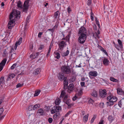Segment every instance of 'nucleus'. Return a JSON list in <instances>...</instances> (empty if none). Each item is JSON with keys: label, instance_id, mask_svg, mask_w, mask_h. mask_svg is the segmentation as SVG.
Instances as JSON below:
<instances>
[{"label": "nucleus", "instance_id": "nucleus-1", "mask_svg": "<svg viewBox=\"0 0 124 124\" xmlns=\"http://www.w3.org/2000/svg\"><path fill=\"white\" fill-rule=\"evenodd\" d=\"M21 12L20 11L16 10L15 9H13L11 12L9 16L10 17V19L13 18V17H15L16 19L17 20L19 19L20 17Z\"/></svg>", "mask_w": 124, "mask_h": 124}, {"label": "nucleus", "instance_id": "nucleus-2", "mask_svg": "<svg viewBox=\"0 0 124 124\" xmlns=\"http://www.w3.org/2000/svg\"><path fill=\"white\" fill-rule=\"evenodd\" d=\"M9 21L8 24V28L9 29H11L13 26V24L15 23V21L16 20V18L10 19V17L9 16Z\"/></svg>", "mask_w": 124, "mask_h": 124}, {"label": "nucleus", "instance_id": "nucleus-3", "mask_svg": "<svg viewBox=\"0 0 124 124\" xmlns=\"http://www.w3.org/2000/svg\"><path fill=\"white\" fill-rule=\"evenodd\" d=\"M61 69L63 72L67 74H68L71 72L69 66H62Z\"/></svg>", "mask_w": 124, "mask_h": 124}, {"label": "nucleus", "instance_id": "nucleus-4", "mask_svg": "<svg viewBox=\"0 0 124 124\" xmlns=\"http://www.w3.org/2000/svg\"><path fill=\"white\" fill-rule=\"evenodd\" d=\"M86 38L87 36L85 35H80L78 38V41L80 43L83 44L86 40Z\"/></svg>", "mask_w": 124, "mask_h": 124}, {"label": "nucleus", "instance_id": "nucleus-5", "mask_svg": "<svg viewBox=\"0 0 124 124\" xmlns=\"http://www.w3.org/2000/svg\"><path fill=\"white\" fill-rule=\"evenodd\" d=\"M78 33L80 35L84 34L86 35L87 31L85 28L84 26H82L79 29Z\"/></svg>", "mask_w": 124, "mask_h": 124}, {"label": "nucleus", "instance_id": "nucleus-6", "mask_svg": "<svg viewBox=\"0 0 124 124\" xmlns=\"http://www.w3.org/2000/svg\"><path fill=\"white\" fill-rule=\"evenodd\" d=\"M107 99L108 101H111L115 102L117 100V98L115 96L113 95H110L108 96Z\"/></svg>", "mask_w": 124, "mask_h": 124}, {"label": "nucleus", "instance_id": "nucleus-7", "mask_svg": "<svg viewBox=\"0 0 124 124\" xmlns=\"http://www.w3.org/2000/svg\"><path fill=\"white\" fill-rule=\"evenodd\" d=\"M99 93L100 96L102 98H104L105 97L107 94L106 90L105 89L100 90Z\"/></svg>", "mask_w": 124, "mask_h": 124}, {"label": "nucleus", "instance_id": "nucleus-8", "mask_svg": "<svg viewBox=\"0 0 124 124\" xmlns=\"http://www.w3.org/2000/svg\"><path fill=\"white\" fill-rule=\"evenodd\" d=\"M66 45V42H64L63 40L61 41L58 44L59 48L60 50L63 49Z\"/></svg>", "mask_w": 124, "mask_h": 124}, {"label": "nucleus", "instance_id": "nucleus-9", "mask_svg": "<svg viewBox=\"0 0 124 124\" xmlns=\"http://www.w3.org/2000/svg\"><path fill=\"white\" fill-rule=\"evenodd\" d=\"M23 6L24 8L23 9V11L25 12H27L28 9V7L29 6V4H27V2L25 1Z\"/></svg>", "mask_w": 124, "mask_h": 124}, {"label": "nucleus", "instance_id": "nucleus-10", "mask_svg": "<svg viewBox=\"0 0 124 124\" xmlns=\"http://www.w3.org/2000/svg\"><path fill=\"white\" fill-rule=\"evenodd\" d=\"M8 49H4L3 53L2 54V56L3 57H5L7 58V57L8 55Z\"/></svg>", "mask_w": 124, "mask_h": 124}, {"label": "nucleus", "instance_id": "nucleus-11", "mask_svg": "<svg viewBox=\"0 0 124 124\" xmlns=\"http://www.w3.org/2000/svg\"><path fill=\"white\" fill-rule=\"evenodd\" d=\"M58 79L61 81H62L63 80V78L65 77H64V74L61 73H59L58 76Z\"/></svg>", "mask_w": 124, "mask_h": 124}, {"label": "nucleus", "instance_id": "nucleus-12", "mask_svg": "<svg viewBox=\"0 0 124 124\" xmlns=\"http://www.w3.org/2000/svg\"><path fill=\"white\" fill-rule=\"evenodd\" d=\"M40 107V105L39 104H37L35 105L34 106L31 105L30 106H29V108L31 107L33 108V110H36L37 108H39Z\"/></svg>", "mask_w": 124, "mask_h": 124}, {"label": "nucleus", "instance_id": "nucleus-13", "mask_svg": "<svg viewBox=\"0 0 124 124\" xmlns=\"http://www.w3.org/2000/svg\"><path fill=\"white\" fill-rule=\"evenodd\" d=\"M53 108L54 109H55V111H56V112H59L62 109V108L61 106H57L56 105H55L54 106Z\"/></svg>", "mask_w": 124, "mask_h": 124}, {"label": "nucleus", "instance_id": "nucleus-14", "mask_svg": "<svg viewBox=\"0 0 124 124\" xmlns=\"http://www.w3.org/2000/svg\"><path fill=\"white\" fill-rule=\"evenodd\" d=\"M4 77H1L0 78V85L2 86L3 85H4L5 83Z\"/></svg>", "mask_w": 124, "mask_h": 124}, {"label": "nucleus", "instance_id": "nucleus-15", "mask_svg": "<svg viewBox=\"0 0 124 124\" xmlns=\"http://www.w3.org/2000/svg\"><path fill=\"white\" fill-rule=\"evenodd\" d=\"M97 72L96 71H94L93 72L91 71L89 73V75L94 77L97 76Z\"/></svg>", "mask_w": 124, "mask_h": 124}, {"label": "nucleus", "instance_id": "nucleus-16", "mask_svg": "<svg viewBox=\"0 0 124 124\" xmlns=\"http://www.w3.org/2000/svg\"><path fill=\"white\" fill-rule=\"evenodd\" d=\"M91 95L93 97H96L97 96V92L95 90H94L91 94Z\"/></svg>", "mask_w": 124, "mask_h": 124}, {"label": "nucleus", "instance_id": "nucleus-17", "mask_svg": "<svg viewBox=\"0 0 124 124\" xmlns=\"http://www.w3.org/2000/svg\"><path fill=\"white\" fill-rule=\"evenodd\" d=\"M103 62L104 65H107L109 64V61L107 59L105 58L103 59Z\"/></svg>", "mask_w": 124, "mask_h": 124}, {"label": "nucleus", "instance_id": "nucleus-18", "mask_svg": "<svg viewBox=\"0 0 124 124\" xmlns=\"http://www.w3.org/2000/svg\"><path fill=\"white\" fill-rule=\"evenodd\" d=\"M73 84H70L68 88V89L70 91H72L73 90Z\"/></svg>", "mask_w": 124, "mask_h": 124}, {"label": "nucleus", "instance_id": "nucleus-19", "mask_svg": "<svg viewBox=\"0 0 124 124\" xmlns=\"http://www.w3.org/2000/svg\"><path fill=\"white\" fill-rule=\"evenodd\" d=\"M60 13L59 11H57L54 14V16L55 19H57V16H58V18L59 17Z\"/></svg>", "mask_w": 124, "mask_h": 124}, {"label": "nucleus", "instance_id": "nucleus-20", "mask_svg": "<svg viewBox=\"0 0 124 124\" xmlns=\"http://www.w3.org/2000/svg\"><path fill=\"white\" fill-rule=\"evenodd\" d=\"M117 92L118 94H119L122 95L123 93V90L121 88H117Z\"/></svg>", "mask_w": 124, "mask_h": 124}, {"label": "nucleus", "instance_id": "nucleus-21", "mask_svg": "<svg viewBox=\"0 0 124 124\" xmlns=\"http://www.w3.org/2000/svg\"><path fill=\"white\" fill-rule=\"evenodd\" d=\"M7 61V58H3L2 61L0 63L1 65H2L4 66Z\"/></svg>", "mask_w": 124, "mask_h": 124}, {"label": "nucleus", "instance_id": "nucleus-22", "mask_svg": "<svg viewBox=\"0 0 124 124\" xmlns=\"http://www.w3.org/2000/svg\"><path fill=\"white\" fill-rule=\"evenodd\" d=\"M38 113L40 114V116H42L44 115V111L42 108H40L38 111Z\"/></svg>", "mask_w": 124, "mask_h": 124}, {"label": "nucleus", "instance_id": "nucleus-23", "mask_svg": "<svg viewBox=\"0 0 124 124\" xmlns=\"http://www.w3.org/2000/svg\"><path fill=\"white\" fill-rule=\"evenodd\" d=\"M69 52V51L67 50L66 51V52L62 53L61 54V55L63 57L66 56H67L68 55Z\"/></svg>", "mask_w": 124, "mask_h": 124}, {"label": "nucleus", "instance_id": "nucleus-24", "mask_svg": "<svg viewBox=\"0 0 124 124\" xmlns=\"http://www.w3.org/2000/svg\"><path fill=\"white\" fill-rule=\"evenodd\" d=\"M63 82L64 84L66 85L67 86H68V81L67 79V77H65L63 78Z\"/></svg>", "mask_w": 124, "mask_h": 124}, {"label": "nucleus", "instance_id": "nucleus-25", "mask_svg": "<svg viewBox=\"0 0 124 124\" xmlns=\"http://www.w3.org/2000/svg\"><path fill=\"white\" fill-rule=\"evenodd\" d=\"M40 70L39 68L36 69L34 71L33 73L35 75L38 74L40 73Z\"/></svg>", "mask_w": 124, "mask_h": 124}, {"label": "nucleus", "instance_id": "nucleus-26", "mask_svg": "<svg viewBox=\"0 0 124 124\" xmlns=\"http://www.w3.org/2000/svg\"><path fill=\"white\" fill-rule=\"evenodd\" d=\"M109 101L107 102V106H112L114 104V102L111 101Z\"/></svg>", "mask_w": 124, "mask_h": 124}, {"label": "nucleus", "instance_id": "nucleus-27", "mask_svg": "<svg viewBox=\"0 0 124 124\" xmlns=\"http://www.w3.org/2000/svg\"><path fill=\"white\" fill-rule=\"evenodd\" d=\"M108 120L111 123L114 120V117L111 115H109L108 117Z\"/></svg>", "mask_w": 124, "mask_h": 124}, {"label": "nucleus", "instance_id": "nucleus-28", "mask_svg": "<svg viewBox=\"0 0 124 124\" xmlns=\"http://www.w3.org/2000/svg\"><path fill=\"white\" fill-rule=\"evenodd\" d=\"M117 41L118 44L119 45V48H123V44L121 41L120 39H118L117 40Z\"/></svg>", "mask_w": 124, "mask_h": 124}, {"label": "nucleus", "instance_id": "nucleus-29", "mask_svg": "<svg viewBox=\"0 0 124 124\" xmlns=\"http://www.w3.org/2000/svg\"><path fill=\"white\" fill-rule=\"evenodd\" d=\"M17 6L18 8H21L22 7V3L20 1H19L17 3Z\"/></svg>", "mask_w": 124, "mask_h": 124}, {"label": "nucleus", "instance_id": "nucleus-30", "mask_svg": "<svg viewBox=\"0 0 124 124\" xmlns=\"http://www.w3.org/2000/svg\"><path fill=\"white\" fill-rule=\"evenodd\" d=\"M22 40V38L21 37L19 38V40L16 42L15 44H16V45H17V46L19 45L21 43Z\"/></svg>", "mask_w": 124, "mask_h": 124}, {"label": "nucleus", "instance_id": "nucleus-31", "mask_svg": "<svg viewBox=\"0 0 124 124\" xmlns=\"http://www.w3.org/2000/svg\"><path fill=\"white\" fill-rule=\"evenodd\" d=\"M110 80L113 82H117L118 81V80L117 79H116L113 77H111L110 78Z\"/></svg>", "mask_w": 124, "mask_h": 124}, {"label": "nucleus", "instance_id": "nucleus-32", "mask_svg": "<svg viewBox=\"0 0 124 124\" xmlns=\"http://www.w3.org/2000/svg\"><path fill=\"white\" fill-rule=\"evenodd\" d=\"M66 93L64 92V91H62L61 92V95L60 96V98H61L62 97V98H63L65 95Z\"/></svg>", "mask_w": 124, "mask_h": 124}, {"label": "nucleus", "instance_id": "nucleus-33", "mask_svg": "<svg viewBox=\"0 0 124 124\" xmlns=\"http://www.w3.org/2000/svg\"><path fill=\"white\" fill-rule=\"evenodd\" d=\"M54 53L55 55H56V57L57 59H58L60 58V54L59 52H54Z\"/></svg>", "mask_w": 124, "mask_h": 124}, {"label": "nucleus", "instance_id": "nucleus-34", "mask_svg": "<svg viewBox=\"0 0 124 124\" xmlns=\"http://www.w3.org/2000/svg\"><path fill=\"white\" fill-rule=\"evenodd\" d=\"M40 92V91L39 90L36 91L35 92V93L34 94V96L35 97L38 96Z\"/></svg>", "mask_w": 124, "mask_h": 124}, {"label": "nucleus", "instance_id": "nucleus-35", "mask_svg": "<svg viewBox=\"0 0 124 124\" xmlns=\"http://www.w3.org/2000/svg\"><path fill=\"white\" fill-rule=\"evenodd\" d=\"M88 116L89 114H87V115H85V116L84 117V120H85V122H87L88 120Z\"/></svg>", "mask_w": 124, "mask_h": 124}, {"label": "nucleus", "instance_id": "nucleus-36", "mask_svg": "<svg viewBox=\"0 0 124 124\" xmlns=\"http://www.w3.org/2000/svg\"><path fill=\"white\" fill-rule=\"evenodd\" d=\"M9 54H16V52L14 50L13 48H11L9 52Z\"/></svg>", "mask_w": 124, "mask_h": 124}, {"label": "nucleus", "instance_id": "nucleus-37", "mask_svg": "<svg viewBox=\"0 0 124 124\" xmlns=\"http://www.w3.org/2000/svg\"><path fill=\"white\" fill-rule=\"evenodd\" d=\"M70 99H68L66 100L65 101H63L66 104L68 105L69 103H70Z\"/></svg>", "mask_w": 124, "mask_h": 124}, {"label": "nucleus", "instance_id": "nucleus-38", "mask_svg": "<svg viewBox=\"0 0 124 124\" xmlns=\"http://www.w3.org/2000/svg\"><path fill=\"white\" fill-rule=\"evenodd\" d=\"M96 115H93V117L91 119L90 122L91 124L92 123L94 122V120L96 118Z\"/></svg>", "mask_w": 124, "mask_h": 124}, {"label": "nucleus", "instance_id": "nucleus-39", "mask_svg": "<svg viewBox=\"0 0 124 124\" xmlns=\"http://www.w3.org/2000/svg\"><path fill=\"white\" fill-rule=\"evenodd\" d=\"M75 79L76 77L75 76H73L70 79V82H72L75 80Z\"/></svg>", "mask_w": 124, "mask_h": 124}, {"label": "nucleus", "instance_id": "nucleus-40", "mask_svg": "<svg viewBox=\"0 0 124 124\" xmlns=\"http://www.w3.org/2000/svg\"><path fill=\"white\" fill-rule=\"evenodd\" d=\"M11 79L10 78V77H8L6 80V82L7 83H9L8 85H10V81Z\"/></svg>", "mask_w": 124, "mask_h": 124}, {"label": "nucleus", "instance_id": "nucleus-41", "mask_svg": "<svg viewBox=\"0 0 124 124\" xmlns=\"http://www.w3.org/2000/svg\"><path fill=\"white\" fill-rule=\"evenodd\" d=\"M15 76V75L14 74H9L8 77H10V78H13Z\"/></svg>", "mask_w": 124, "mask_h": 124}, {"label": "nucleus", "instance_id": "nucleus-42", "mask_svg": "<svg viewBox=\"0 0 124 124\" xmlns=\"http://www.w3.org/2000/svg\"><path fill=\"white\" fill-rule=\"evenodd\" d=\"M45 110L47 112H48L50 109V107L49 106H45Z\"/></svg>", "mask_w": 124, "mask_h": 124}, {"label": "nucleus", "instance_id": "nucleus-43", "mask_svg": "<svg viewBox=\"0 0 124 124\" xmlns=\"http://www.w3.org/2000/svg\"><path fill=\"white\" fill-rule=\"evenodd\" d=\"M60 100L59 99H58V100H56L55 101V104L57 105H58L60 103V102H59V101Z\"/></svg>", "mask_w": 124, "mask_h": 124}, {"label": "nucleus", "instance_id": "nucleus-44", "mask_svg": "<svg viewBox=\"0 0 124 124\" xmlns=\"http://www.w3.org/2000/svg\"><path fill=\"white\" fill-rule=\"evenodd\" d=\"M11 58H12V59H13L15 58L16 57V54H11Z\"/></svg>", "mask_w": 124, "mask_h": 124}, {"label": "nucleus", "instance_id": "nucleus-45", "mask_svg": "<svg viewBox=\"0 0 124 124\" xmlns=\"http://www.w3.org/2000/svg\"><path fill=\"white\" fill-rule=\"evenodd\" d=\"M93 14L92 12L91 13V19L92 21H93L94 20Z\"/></svg>", "mask_w": 124, "mask_h": 124}, {"label": "nucleus", "instance_id": "nucleus-46", "mask_svg": "<svg viewBox=\"0 0 124 124\" xmlns=\"http://www.w3.org/2000/svg\"><path fill=\"white\" fill-rule=\"evenodd\" d=\"M70 33H69L66 37L67 39L68 40L69 42L70 41Z\"/></svg>", "mask_w": 124, "mask_h": 124}, {"label": "nucleus", "instance_id": "nucleus-47", "mask_svg": "<svg viewBox=\"0 0 124 124\" xmlns=\"http://www.w3.org/2000/svg\"><path fill=\"white\" fill-rule=\"evenodd\" d=\"M71 112L72 111H69L65 114V117L68 116Z\"/></svg>", "mask_w": 124, "mask_h": 124}, {"label": "nucleus", "instance_id": "nucleus-48", "mask_svg": "<svg viewBox=\"0 0 124 124\" xmlns=\"http://www.w3.org/2000/svg\"><path fill=\"white\" fill-rule=\"evenodd\" d=\"M30 18V16H28L27 18L26 19V23L27 24L29 23V20Z\"/></svg>", "mask_w": 124, "mask_h": 124}, {"label": "nucleus", "instance_id": "nucleus-49", "mask_svg": "<svg viewBox=\"0 0 124 124\" xmlns=\"http://www.w3.org/2000/svg\"><path fill=\"white\" fill-rule=\"evenodd\" d=\"M82 92H83L82 90H80L78 92V96H79L81 95L82 94Z\"/></svg>", "mask_w": 124, "mask_h": 124}, {"label": "nucleus", "instance_id": "nucleus-50", "mask_svg": "<svg viewBox=\"0 0 124 124\" xmlns=\"http://www.w3.org/2000/svg\"><path fill=\"white\" fill-rule=\"evenodd\" d=\"M17 64L16 63H14L13 65L10 68L11 70H13L14 69L15 67L16 66Z\"/></svg>", "mask_w": 124, "mask_h": 124}, {"label": "nucleus", "instance_id": "nucleus-51", "mask_svg": "<svg viewBox=\"0 0 124 124\" xmlns=\"http://www.w3.org/2000/svg\"><path fill=\"white\" fill-rule=\"evenodd\" d=\"M53 121V119L52 118H49L48 119V121L49 123H51Z\"/></svg>", "mask_w": 124, "mask_h": 124}, {"label": "nucleus", "instance_id": "nucleus-52", "mask_svg": "<svg viewBox=\"0 0 124 124\" xmlns=\"http://www.w3.org/2000/svg\"><path fill=\"white\" fill-rule=\"evenodd\" d=\"M94 101L91 98L89 99L88 101V103L89 104H93V102Z\"/></svg>", "mask_w": 124, "mask_h": 124}, {"label": "nucleus", "instance_id": "nucleus-53", "mask_svg": "<svg viewBox=\"0 0 124 124\" xmlns=\"http://www.w3.org/2000/svg\"><path fill=\"white\" fill-rule=\"evenodd\" d=\"M23 85V84H20L19 83L17 84L16 86V88H18L20 87H21Z\"/></svg>", "mask_w": 124, "mask_h": 124}, {"label": "nucleus", "instance_id": "nucleus-54", "mask_svg": "<svg viewBox=\"0 0 124 124\" xmlns=\"http://www.w3.org/2000/svg\"><path fill=\"white\" fill-rule=\"evenodd\" d=\"M30 44H31V45L29 46V48H30V50L31 51H32V49L33 48V45L32 44V43L31 44V43H30Z\"/></svg>", "mask_w": 124, "mask_h": 124}, {"label": "nucleus", "instance_id": "nucleus-55", "mask_svg": "<svg viewBox=\"0 0 124 124\" xmlns=\"http://www.w3.org/2000/svg\"><path fill=\"white\" fill-rule=\"evenodd\" d=\"M118 105L120 108H121L122 106V102L121 100H120L118 103Z\"/></svg>", "mask_w": 124, "mask_h": 124}, {"label": "nucleus", "instance_id": "nucleus-56", "mask_svg": "<svg viewBox=\"0 0 124 124\" xmlns=\"http://www.w3.org/2000/svg\"><path fill=\"white\" fill-rule=\"evenodd\" d=\"M3 111L4 110L3 108H0V116H1Z\"/></svg>", "mask_w": 124, "mask_h": 124}, {"label": "nucleus", "instance_id": "nucleus-57", "mask_svg": "<svg viewBox=\"0 0 124 124\" xmlns=\"http://www.w3.org/2000/svg\"><path fill=\"white\" fill-rule=\"evenodd\" d=\"M115 47L117 49L119 50V46L118 44H116L114 45Z\"/></svg>", "mask_w": 124, "mask_h": 124}, {"label": "nucleus", "instance_id": "nucleus-58", "mask_svg": "<svg viewBox=\"0 0 124 124\" xmlns=\"http://www.w3.org/2000/svg\"><path fill=\"white\" fill-rule=\"evenodd\" d=\"M67 11L69 13H70V12L72 11L71 9L69 7L67 8Z\"/></svg>", "mask_w": 124, "mask_h": 124}, {"label": "nucleus", "instance_id": "nucleus-59", "mask_svg": "<svg viewBox=\"0 0 124 124\" xmlns=\"http://www.w3.org/2000/svg\"><path fill=\"white\" fill-rule=\"evenodd\" d=\"M39 53L37 52L36 53H35L34 55V58L37 57H38L39 55Z\"/></svg>", "mask_w": 124, "mask_h": 124}, {"label": "nucleus", "instance_id": "nucleus-60", "mask_svg": "<svg viewBox=\"0 0 124 124\" xmlns=\"http://www.w3.org/2000/svg\"><path fill=\"white\" fill-rule=\"evenodd\" d=\"M43 33V32H39L38 35V37L39 38H41V35H42Z\"/></svg>", "mask_w": 124, "mask_h": 124}, {"label": "nucleus", "instance_id": "nucleus-61", "mask_svg": "<svg viewBox=\"0 0 124 124\" xmlns=\"http://www.w3.org/2000/svg\"><path fill=\"white\" fill-rule=\"evenodd\" d=\"M4 97H1V99L0 100V105L2 103L3 101L4 100Z\"/></svg>", "mask_w": 124, "mask_h": 124}, {"label": "nucleus", "instance_id": "nucleus-62", "mask_svg": "<svg viewBox=\"0 0 124 124\" xmlns=\"http://www.w3.org/2000/svg\"><path fill=\"white\" fill-rule=\"evenodd\" d=\"M44 48V45H40V47L39 48V49L41 50L42 49Z\"/></svg>", "mask_w": 124, "mask_h": 124}, {"label": "nucleus", "instance_id": "nucleus-63", "mask_svg": "<svg viewBox=\"0 0 124 124\" xmlns=\"http://www.w3.org/2000/svg\"><path fill=\"white\" fill-rule=\"evenodd\" d=\"M85 83L84 82H81L80 83V85L82 87L85 86Z\"/></svg>", "mask_w": 124, "mask_h": 124}, {"label": "nucleus", "instance_id": "nucleus-64", "mask_svg": "<svg viewBox=\"0 0 124 124\" xmlns=\"http://www.w3.org/2000/svg\"><path fill=\"white\" fill-rule=\"evenodd\" d=\"M121 79L124 80V73H122L121 77Z\"/></svg>", "mask_w": 124, "mask_h": 124}]
</instances>
